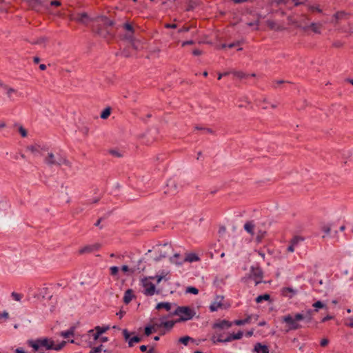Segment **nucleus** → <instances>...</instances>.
<instances>
[{
    "instance_id": "1",
    "label": "nucleus",
    "mask_w": 353,
    "mask_h": 353,
    "mask_svg": "<svg viewBox=\"0 0 353 353\" xmlns=\"http://www.w3.org/2000/svg\"><path fill=\"white\" fill-rule=\"evenodd\" d=\"M314 310L308 309L305 312L302 311L294 314V315L288 314L282 317V322L286 323L287 331L297 330L301 328L309 327L308 324L314 321V314L319 309L326 307V305L321 301H317L312 304Z\"/></svg>"
},
{
    "instance_id": "2",
    "label": "nucleus",
    "mask_w": 353,
    "mask_h": 353,
    "mask_svg": "<svg viewBox=\"0 0 353 353\" xmlns=\"http://www.w3.org/2000/svg\"><path fill=\"white\" fill-rule=\"evenodd\" d=\"M28 344L32 347L34 352L38 353H45L46 350H61L66 344L65 341H62L58 344H55L52 339L49 338H40L36 340H31L28 341Z\"/></svg>"
},
{
    "instance_id": "3",
    "label": "nucleus",
    "mask_w": 353,
    "mask_h": 353,
    "mask_svg": "<svg viewBox=\"0 0 353 353\" xmlns=\"http://www.w3.org/2000/svg\"><path fill=\"white\" fill-rule=\"evenodd\" d=\"M263 271L259 265H252L250 269V272L241 279V281L246 283L250 279L254 281L255 285L263 283Z\"/></svg>"
},
{
    "instance_id": "4",
    "label": "nucleus",
    "mask_w": 353,
    "mask_h": 353,
    "mask_svg": "<svg viewBox=\"0 0 353 353\" xmlns=\"http://www.w3.org/2000/svg\"><path fill=\"white\" fill-rule=\"evenodd\" d=\"M196 312L194 309L189 306H178L176 310L170 314V315L179 316V319L176 322H182L191 320Z\"/></svg>"
},
{
    "instance_id": "5",
    "label": "nucleus",
    "mask_w": 353,
    "mask_h": 353,
    "mask_svg": "<svg viewBox=\"0 0 353 353\" xmlns=\"http://www.w3.org/2000/svg\"><path fill=\"white\" fill-rule=\"evenodd\" d=\"M44 163L49 166L64 165L71 167V163L67 159H56L55 155L52 152H49L44 159Z\"/></svg>"
},
{
    "instance_id": "6",
    "label": "nucleus",
    "mask_w": 353,
    "mask_h": 353,
    "mask_svg": "<svg viewBox=\"0 0 353 353\" xmlns=\"http://www.w3.org/2000/svg\"><path fill=\"white\" fill-rule=\"evenodd\" d=\"M69 19L71 21H76L79 23L87 25L91 19L86 12H73L70 14Z\"/></svg>"
},
{
    "instance_id": "7",
    "label": "nucleus",
    "mask_w": 353,
    "mask_h": 353,
    "mask_svg": "<svg viewBox=\"0 0 353 353\" xmlns=\"http://www.w3.org/2000/svg\"><path fill=\"white\" fill-rule=\"evenodd\" d=\"M123 336L125 341H128V346L132 347L134 343H137L141 341L142 339L138 336H134L130 337V333L127 329H123L122 331Z\"/></svg>"
},
{
    "instance_id": "8",
    "label": "nucleus",
    "mask_w": 353,
    "mask_h": 353,
    "mask_svg": "<svg viewBox=\"0 0 353 353\" xmlns=\"http://www.w3.org/2000/svg\"><path fill=\"white\" fill-rule=\"evenodd\" d=\"M94 32L99 36L105 39L113 37V34H112L111 31L107 27H103L101 25H98L94 28Z\"/></svg>"
},
{
    "instance_id": "9",
    "label": "nucleus",
    "mask_w": 353,
    "mask_h": 353,
    "mask_svg": "<svg viewBox=\"0 0 353 353\" xmlns=\"http://www.w3.org/2000/svg\"><path fill=\"white\" fill-rule=\"evenodd\" d=\"M143 286L144 288V294L146 296H152L155 293L156 287L154 284L149 281L147 279L143 280Z\"/></svg>"
},
{
    "instance_id": "10",
    "label": "nucleus",
    "mask_w": 353,
    "mask_h": 353,
    "mask_svg": "<svg viewBox=\"0 0 353 353\" xmlns=\"http://www.w3.org/2000/svg\"><path fill=\"white\" fill-rule=\"evenodd\" d=\"M232 325H234V321H230L225 319L219 321V322H216L214 323L213 328H219V329H225V328H229Z\"/></svg>"
},
{
    "instance_id": "11",
    "label": "nucleus",
    "mask_w": 353,
    "mask_h": 353,
    "mask_svg": "<svg viewBox=\"0 0 353 353\" xmlns=\"http://www.w3.org/2000/svg\"><path fill=\"white\" fill-rule=\"evenodd\" d=\"M252 352L256 353H270L268 346L259 342L254 345Z\"/></svg>"
},
{
    "instance_id": "12",
    "label": "nucleus",
    "mask_w": 353,
    "mask_h": 353,
    "mask_svg": "<svg viewBox=\"0 0 353 353\" xmlns=\"http://www.w3.org/2000/svg\"><path fill=\"white\" fill-rule=\"evenodd\" d=\"M281 295L290 299L292 298L297 293V290L290 287H285L281 289Z\"/></svg>"
},
{
    "instance_id": "13",
    "label": "nucleus",
    "mask_w": 353,
    "mask_h": 353,
    "mask_svg": "<svg viewBox=\"0 0 353 353\" xmlns=\"http://www.w3.org/2000/svg\"><path fill=\"white\" fill-rule=\"evenodd\" d=\"M97 20V21L101 22L102 24H101V26H102L103 27H107L108 28L109 27H112L114 25V21L109 19L105 16L98 17Z\"/></svg>"
},
{
    "instance_id": "14",
    "label": "nucleus",
    "mask_w": 353,
    "mask_h": 353,
    "mask_svg": "<svg viewBox=\"0 0 353 353\" xmlns=\"http://www.w3.org/2000/svg\"><path fill=\"white\" fill-rule=\"evenodd\" d=\"M244 230L248 233L250 234L252 236H254V228H255V224L254 223V221H247L245 224H244Z\"/></svg>"
},
{
    "instance_id": "15",
    "label": "nucleus",
    "mask_w": 353,
    "mask_h": 353,
    "mask_svg": "<svg viewBox=\"0 0 353 353\" xmlns=\"http://www.w3.org/2000/svg\"><path fill=\"white\" fill-rule=\"evenodd\" d=\"M200 261L199 256L194 252H190V253L186 254L185 257L183 259V263L184 262L192 263V262H196V261Z\"/></svg>"
},
{
    "instance_id": "16",
    "label": "nucleus",
    "mask_w": 353,
    "mask_h": 353,
    "mask_svg": "<svg viewBox=\"0 0 353 353\" xmlns=\"http://www.w3.org/2000/svg\"><path fill=\"white\" fill-rule=\"evenodd\" d=\"M223 296L216 297V300L210 305V312L217 311L218 308L222 306L221 301L223 300Z\"/></svg>"
},
{
    "instance_id": "17",
    "label": "nucleus",
    "mask_w": 353,
    "mask_h": 353,
    "mask_svg": "<svg viewBox=\"0 0 353 353\" xmlns=\"http://www.w3.org/2000/svg\"><path fill=\"white\" fill-rule=\"evenodd\" d=\"M243 332L239 330L237 333L230 334L226 338L225 341H232L233 340H239L243 337Z\"/></svg>"
},
{
    "instance_id": "18",
    "label": "nucleus",
    "mask_w": 353,
    "mask_h": 353,
    "mask_svg": "<svg viewBox=\"0 0 353 353\" xmlns=\"http://www.w3.org/2000/svg\"><path fill=\"white\" fill-rule=\"evenodd\" d=\"M167 187L170 188L168 192L174 194L177 192V186L176 182L173 179H169L167 182Z\"/></svg>"
},
{
    "instance_id": "19",
    "label": "nucleus",
    "mask_w": 353,
    "mask_h": 353,
    "mask_svg": "<svg viewBox=\"0 0 353 353\" xmlns=\"http://www.w3.org/2000/svg\"><path fill=\"white\" fill-rule=\"evenodd\" d=\"M176 321H161L160 323H155L157 327H165L167 330H171L174 325Z\"/></svg>"
},
{
    "instance_id": "20",
    "label": "nucleus",
    "mask_w": 353,
    "mask_h": 353,
    "mask_svg": "<svg viewBox=\"0 0 353 353\" xmlns=\"http://www.w3.org/2000/svg\"><path fill=\"white\" fill-rule=\"evenodd\" d=\"M99 248H100V245L98 243H96L92 245L85 246L84 248L81 249L79 252L81 254L85 253V252H91L92 251L99 250Z\"/></svg>"
},
{
    "instance_id": "21",
    "label": "nucleus",
    "mask_w": 353,
    "mask_h": 353,
    "mask_svg": "<svg viewBox=\"0 0 353 353\" xmlns=\"http://www.w3.org/2000/svg\"><path fill=\"white\" fill-rule=\"evenodd\" d=\"M134 297L133 290L132 289H128L125 292L123 296V302L125 304H128Z\"/></svg>"
},
{
    "instance_id": "22",
    "label": "nucleus",
    "mask_w": 353,
    "mask_h": 353,
    "mask_svg": "<svg viewBox=\"0 0 353 353\" xmlns=\"http://www.w3.org/2000/svg\"><path fill=\"white\" fill-rule=\"evenodd\" d=\"M252 315H248L244 319H237L234 321V325H243L250 323L252 321Z\"/></svg>"
},
{
    "instance_id": "23",
    "label": "nucleus",
    "mask_w": 353,
    "mask_h": 353,
    "mask_svg": "<svg viewBox=\"0 0 353 353\" xmlns=\"http://www.w3.org/2000/svg\"><path fill=\"white\" fill-rule=\"evenodd\" d=\"M183 259L180 254L176 253L170 258V262L181 265L183 263Z\"/></svg>"
},
{
    "instance_id": "24",
    "label": "nucleus",
    "mask_w": 353,
    "mask_h": 353,
    "mask_svg": "<svg viewBox=\"0 0 353 353\" xmlns=\"http://www.w3.org/2000/svg\"><path fill=\"white\" fill-rule=\"evenodd\" d=\"M155 308L157 310L165 309L166 311H170L172 308V303L169 302H160L157 303Z\"/></svg>"
},
{
    "instance_id": "25",
    "label": "nucleus",
    "mask_w": 353,
    "mask_h": 353,
    "mask_svg": "<svg viewBox=\"0 0 353 353\" xmlns=\"http://www.w3.org/2000/svg\"><path fill=\"white\" fill-rule=\"evenodd\" d=\"M288 20L290 23L295 25L297 28H301L304 30H306L308 29L307 26H302V24L301 23H299V21L293 19L292 16H289L288 17Z\"/></svg>"
},
{
    "instance_id": "26",
    "label": "nucleus",
    "mask_w": 353,
    "mask_h": 353,
    "mask_svg": "<svg viewBox=\"0 0 353 353\" xmlns=\"http://www.w3.org/2000/svg\"><path fill=\"white\" fill-rule=\"evenodd\" d=\"M74 327H70V329H68V330L61 332L60 335L65 339L69 338L70 336H73L74 334Z\"/></svg>"
},
{
    "instance_id": "27",
    "label": "nucleus",
    "mask_w": 353,
    "mask_h": 353,
    "mask_svg": "<svg viewBox=\"0 0 353 353\" xmlns=\"http://www.w3.org/2000/svg\"><path fill=\"white\" fill-rule=\"evenodd\" d=\"M349 14L346 13L343 11L337 12L334 14V17L335 18L336 22H338L339 20H341L343 19H347L349 17Z\"/></svg>"
},
{
    "instance_id": "28",
    "label": "nucleus",
    "mask_w": 353,
    "mask_h": 353,
    "mask_svg": "<svg viewBox=\"0 0 353 353\" xmlns=\"http://www.w3.org/2000/svg\"><path fill=\"white\" fill-rule=\"evenodd\" d=\"M211 341L212 343L216 344L217 343H228V341H225V339H223V334H217L213 335L211 338Z\"/></svg>"
},
{
    "instance_id": "29",
    "label": "nucleus",
    "mask_w": 353,
    "mask_h": 353,
    "mask_svg": "<svg viewBox=\"0 0 353 353\" xmlns=\"http://www.w3.org/2000/svg\"><path fill=\"white\" fill-rule=\"evenodd\" d=\"M157 327L155 324L151 325H148L144 328V334L147 336H150L153 332H156L154 327Z\"/></svg>"
},
{
    "instance_id": "30",
    "label": "nucleus",
    "mask_w": 353,
    "mask_h": 353,
    "mask_svg": "<svg viewBox=\"0 0 353 353\" xmlns=\"http://www.w3.org/2000/svg\"><path fill=\"white\" fill-rule=\"evenodd\" d=\"M304 241V238L300 236H294L290 241V243H292L295 248L299 244L300 242Z\"/></svg>"
},
{
    "instance_id": "31",
    "label": "nucleus",
    "mask_w": 353,
    "mask_h": 353,
    "mask_svg": "<svg viewBox=\"0 0 353 353\" xmlns=\"http://www.w3.org/2000/svg\"><path fill=\"white\" fill-rule=\"evenodd\" d=\"M110 329V326L109 325H106V326H99V325H97L96 326L94 330L99 334V335L101 336L102 334L105 333L106 331H108V330Z\"/></svg>"
},
{
    "instance_id": "32",
    "label": "nucleus",
    "mask_w": 353,
    "mask_h": 353,
    "mask_svg": "<svg viewBox=\"0 0 353 353\" xmlns=\"http://www.w3.org/2000/svg\"><path fill=\"white\" fill-rule=\"evenodd\" d=\"M111 114V108L110 107H107L105 108L101 113L100 114V117L102 119H106L109 117V116Z\"/></svg>"
},
{
    "instance_id": "33",
    "label": "nucleus",
    "mask_w": 353,
    "mask_h": 353,
    "mask_svg": "<svg viewBox=\"0 0 353 353\" xmlns=\"http://www.w3.org/2000/svg\"><path fill=\"white\" fill-rule=\"evenodd\" d=\"M270 299V295L268 294H263L261 295L258 296L256 298V302L259 303H261L263 301H269Z\"/></svg>"
},
{
    "instance_id": "34",
    "label": "nucleus",
    "mask_w": 353,
    "mask_h": 353,
    "mask_svg": "<svg viewBox=\"0 0 353 353\" xmlns=\"http://www.w3.org/2000/svg\"><path fill=\"white\" fill-rule=\"evenodd\" d=\"M308 26V28H310L314 33H316V34L321 33V30H320L321 25L320 24H317L316 23L312 22L310 24V26Z\"/></svg>"
},
{
    "instance_id": "35",
    "label": "nucleus",
    "mask_w": 353,
    "mask_h": 353,
    "mask_svg": "<svg viewBox=\"0 0 353 353\" xmlns=\"http://www.w3.org/2000/svg\"><path fill=\"white\" fill-rule=\"evenodd\" d=\"M267 26L272 30H280L279 26H276V23L272 20H268L266 21Z\"/></svg>"
},
{
    "instance_id": "36",
    "label": "nucleus",
    "mask_w": 353,
    "mask_h": 353,
    "mask_svg": "<svg viewBox=\"0 0 353 353\" xmlns=\"http://www.w3.org/2000/svg\"><path fill=\"white\" fill-rule=\"evenodd\" d=\"M190 341H193V339L192 338L188 336L181 337L179 340V341L183 344L184 345H187Z\"/></svg>"
},
{
    "instance_id": "37",
    "label": "nucleus",
    "mask_w": 353,
    "mask_h": 353,
    "mask_svg": "<svg viewBox=\"0 0 353 353\" xmlns=\"http://www.w3.org/2000/svg\"><path fill=\"white\" fill-rule=\"evenodd\" d=\"M12 298L16 301H21V299L23 298V295L22 294H19L15 292H12L11 293Z\"/></svg>"
},
{
    "instance_id": "38",
    "label": "nucleus",
    "mask_w": 353,
    "mask_h": 353,
    "mask_svg": "<svg viewBox=\"0 0 353 353\" xmlns=\"http://www.w3.org/2000/svg\"><path fill=\"white\" fill-rule=\"evenodd\" d=\"M195 129L198 130H202L204 133H210V134L214 133V131L211 128H202L200 126H196Z\"/></svg>"
},
{
    "instance_id": "39",
    "label": "nucleus",
    "mask_w": 353,
    "mask_h": 353,
    "mask_svg": "<svg viewBox=\"0 0 353 353\" xmlns=\"http://www.w3.org/2000/svg\"><path fill=\"white\" fill-rule=\"evenodd\" d=\"M186 292L193 294H197L199 293V290L195 287L190 286L187 288Z\"/></svg>"
},
{
    "instance_id": "40",
    "label": "nucleus",
    "mask_w": 353,
    "mask_h": 353,
    "mask_svg": "<svg viewBox=\"0 0 353 353\" xmlns=\"http://www.w3.org/2000/svg\"><path fill=\"white\" fill-rule=\"evenodd\" d=\"M89 333H90V335H92V336L93 337V339L94 341H97L98 339L99 340L100 335L94 329L93 330H90L89 331Z\"/></svg>"
},
{
    "instance_id": "41",
    "label": "nucleus",
    "mask_w": 353,
    "mask_h": 353,
    "mask_svg": "<svg viewBox=\"0 0 353 353\" xmlns=\"http://www.w3.org/2000/svg\"><path fill=\"white\" fill-rule=\"evenodd\" d=\"M123 28L128 30V31H130L132 34L134 33V28H133V26L129 23H125L123 24Z\"/></svg>"
},
{
    "instance_id": "42",
    "label": "nucleus",
    "mask_w": 353,
    "mask_h": 353,
    "mask_svg": "<svg viewBox=\"0 0 353 353\" xmlns=\"http://www.w3.org/2000/svg\"><path fill=\"white\" fill-rule=\"evenodd\" d=\"M102 347H103V345L101 344L100 345L92 348L90 350V353H101V352L102 351Z\"/></svg>"
},
{
    "instance_id": "43",
    "label": "nucleus",
    "mask_w": 353,
    "mask_h": 353,
    "mask_svg": "<svg viewBox=\"0 0 353 353\" xmlns=\"http://www.w3.org/2000/svg\"><path fill=\"white\" fill-rule=\"evenodd\" d=\"M110 270L112 276H116L119 272V268L117 266H112Z\"/></svg>"
},
{
    "instance_id": "44",
    "label": "nucleus",
    "mask_w": 353,
    "mask_h": 353,
    "mask_svg": "<svg viewBox=\"0 0 353 353\" xmlns=\"http://www.w3.org/2000/svg\"><path fill=\"white\" fill-rule=\"evenodd\" d=\"M19 132L21 134L22 137H27V134H28L27 130L23 126H20L19 128Z\"/></svg>"
},
{
    "instance_id": "45",
    "label": "nucleus",
    "mask_w": 353,
    "mask_h": 353,
    "mask_svg": "<svg viewBox=\"0 0 353 353\" xmlns=\"http://www.w3.org/2000/svg\"><path fill=\"white\" fill-rule=\"evenodd\" d=\"M5 90L6 91V94H8V97H11L12 93L17 92L16 90H14L12 88H8V86H7V88L5 89Z\"/></svg>"
},
{
    "instance_id": "46",
    "label": "nucleus",
    "mask_w": 353,
    "mask_h": 353,
    "mask_svg": "<svg viewBox=\"0 0 353 353\" xmlns=\"http://www.w3.org/2000/svg\"><path fill=\"white\" fill-rule=\"evenodd\" d=\"M39 145H30L28 149L33 153L39 152Z\"/></svg>"
},
{
    "instance_id": "47",
    "label": "nucleus",
    "mask_w": 353,
    "mask_h": 353,
    "mask_svg": "<svg viewBox=\"0 0 353 353\" xmlns=\"http://www.w3.org/2000/svg\"><path fill=\"white\" fill-rule=\"evenodd\" d=\"M110 154L112 155L117 157H121L122 155L120 154V152L118 150H110Z\"/></svg>"
},
{
    "instance_id": "48",
    "label": "nucleus",
    "mask_w": 353,
    "mask_h": 353,
    "mask_svg": "<svg viewBox=\"0 0 353 353\" xmlns=\"http://www.w3.org/2000/svg\"><path fill=\"white\" fill-rule=\"evenodd\" d=\"M345 324L346 326L353 328V318H348Z\"/></svg>"
},
{
    "instance_id": "49",
    "label": "nucleus",
    "mask_w": 353,
    "mask_h": 353,
    "mask_svg": "<svg viewBox=\"0 0 353 353\" xmlns=\"http://www.w3.org/2000/svg\"><path fill=\"white\" fill-rule=\"evenodd\" d=\"M190 27L183 26L178 30L179 33L187 32L190 30Z\"/></svg>"
},
{
    "instance_id": "50",
    "label": "nucleus",
    "mask_w": 353,
    "mask_h": 353,
    "mask_svg": "<svg viewBox=\"0 0 353 353\" xmlns=\"http://www.w3.org/2000/svg\"><path fill=\"white\" fill-rule=\"evenodd\" d=\"M307 19L305 16H302V20L299 21V23H301L302 24V26H309L307 24Z\"/></svg>"
},
{
    "instance_id": "51",
    "label": "nucleus",
    "mask_w": 353,
    "mask_h": 353,
    "mask_svg": "<svg viewBox=\"0 0 353 353\" xmlns=\"http://www.w3.org/2000/svg\"><path fill=\"white\" fill-rule=\"evenodd\" d=\"M343 43L341 41H336L333 43L332 46L335 48H341Z\"/></svg>"
},
{
    "instance_id": "52",
    "label": "nucleus",
    "mask_w": 353,
    "mask_h": 353,
    "mask_svg": "<svg viewBox=\"0 0 353 353\" xmlns=\"http://www.w3.org/2000/svg\"><path fill=\"white\" fill-rule=\"evenodd\" d=\"M330 227L329 225H325L323 227L322 230L326 234H328L330 232Z\"/></svg>"
},
{
    "instance_id": "53",
    "label": "nucleus",
    "mask_w": 353,
    "mask_h": 353,
    "mask_svg": "<svg viewBox=\"0 0 353 353\" xmlns=\"http://www.w3.org/2000/svg\"><path fill=\"white\" fill-rule=\"evenodd\" d=\"M328 343H329V340L327 339H323L320 342V345L322 347H325Z\"/></svg>"
},
{
    "instance_id": "54",
    "label": "nucleus",
    "mask_w": 353,
    "mask_h": 353,
    "mask_svg": "<svg viewBox=\"0 0 353 353\" xmlns=\"http://www.w3.org/2000/svg\"><path fill=\"white\" fill-rule=\"evenodd\" d=\"M176 27H177V25L176 23H166L165 25V28H166L174 29V28H176Z\"/></svg>"
},
{
    "instance_id": "55",
    "label": "nucleus",
    "mask_w": 353,
    "mask_h": 353,
    "mask_svg": "<svg viewBox=\"0 0 353 353\" xmlns=\"http://www.w3.org/2000/svg\"><path fill=\"white\" fill-rule=\"evenodd\" d=\"M333 319V316H330V315H327L325 316H324L322 319H321V322L322 323H325L327 321H329L330 319Z\"/></svg>"
},
{
    "instance_id": "56",
    "label": "nucleus",
    "mask_w": 353,
    "mask_h": 353,
    "mask_svg": "<svg viewBox=\"0 0 353 353\" xmlns=\"http://www.w3.org/2000/svg\"><path fill=\"white\" fill-rule=\"evenodd\" d=\"M294 3V6H299L300 5H303L305 4V1H298V0H292Z\"/></svg>"
},
{
    "instance_id": "57",
    "label": "nucleus",
    "mask_w": 353,
    "mask_h": 353,
    "mask_svg": "<svg viewBox=\"0 0 353 353\" xmlns=\"http://www.w3.org/2000/svg\"><path fill=\"white\" fill-rule=\"evenodd\" d=\"M194 41L193 40L185 41L182 43V46H185L187 45L194 44Z\"/></svg>"
},
{
    "instance_id": "58",
    "label": "nucleus",
    "mask_w": 353,
    "mask_h": 353,
    "mask_svg": "<svg viewBox=\"0 0 353 353\" xmlns=\"http://www.w3.org/2000/svg\"><path fill=\"white\" fill-rule=\"evenodd\" d=\"M201 53H202V52H201L200 50H199V49H194V50L192 51V54H193L194 56H199V55H201Z\"/></svg>"
},
{
    "instance_id": "59",
    "label": "nucleus",
    "mask_w": 353,
    "mask_h": 353,
    "mask_svg": "<svg viewBox=\"0 0 353 353\" xmlns=\"http://www.w3.org/2000/svg\"><path fill=\"white\" fill-rule=\"evenodd\" d=\"M294 250H295V247L292 243H290V245L288 247L287 250L290 252H293L294 251Z\"/></svg>"
},
{
    "instance_id": "60",
    "label": "nucleus",
    "mask_w": 353,
    "mask_h": 353,
    "mask_svg": "<svg viewBox=\"0 0 353 353\" xmlns=\"http://www.w3.org/2000/svg\"><path fill=\"white\" fill-rule=\"evenodd\" d=\"M236 76H237L240 79H243L245 77V74L242 72H236L235 73Z\"/></svg>"
},
{
    "instance_id": "61",
    "label": "nucleus",
    "mask_w": 353,
    "mask_h": 353,
    "mask_svg": "<svg viewBox=\"0 0 353 353\" xmlns=\"http://www.w3.org/2000/svg\"><path fill=\"white\" fill-rule=\"evenodd\" d=\"M103 218H99L97 222L94 223V225L97 227H99L100 229H101L103 227L100 225V223L102 221Z\"/></svg>"
},
{
    "instance_id": "62",
    "label": "nucleus",
    "mask_w": 353,
    "mask_h": 353,
    "mask_svg": "<svg viewBox=\"0 0 353 353\" xmlns=\"http://www.w3.org/2000/svg\"><path fill=\"white\" fill-rule=\"evenodd\" d=\"M240 44H241L240 41H238L236 43H230L228 45V48H234V47H235L236 46H239Z\"/></svg>"
},
{
    "instance_id": "63",
    "label": "nucleus",
    "mask_w": 353,
    "mask_h": 353,
    "mask_svg": "<svg viewBox=\"0 0 353 353\" xmlns=\"http://www.w3.org/2000/svg\"><path fill=\"white\" fill-rule=\"evenodd\" d=\"M108 337L107 336H100L99 338V341L101 342V343H105L107 341H108Z\"/></svg>"
},
{
    "instance_id": "64",
    "label": "nucleus",
    "mask_w": 353,
    "mask_h": 353,
    "mask_svg": "<svg viewBox=\"0 0 353 353\" xmlns=\"http://www.w3.org/2000/svg\"><path fill=\"white\" fill-rule=\"evenodd\" d=\"M15 353H27L26 351H24L22 348H17L15 350Z\"/></svg>"
}]
</instances>
